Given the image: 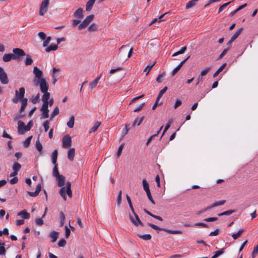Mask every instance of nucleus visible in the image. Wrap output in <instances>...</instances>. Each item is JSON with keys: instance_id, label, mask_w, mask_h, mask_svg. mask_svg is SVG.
I'll list each match as a JSON object with an SVG mask.
<instances>
[{"instance_id": "nucleus-5", "label": "nucleus", "mask_w": 258, "mask_h": 258, "mask_svg": "<svg viewBox=\"0 0 258 258\" xmlns=\"http://www.w3.org/2000/svg\"><path fill=\"white\" fill-rule=\"evenodd\" d=\"M13 59L19 60L21 57L26 55L24 51L20 48H16L13 49Z\"/></svg>"}, {"instance_id": "nucleus-58", "label": "nucleus", "mask_w": 258, "mask_h": 258, "mask_svg": "<svg viewBox=\"0 0 258 258\" xmlns=\"http://www.w3.org/2000/svg\"><path fill=\"white\" fill-rule=\"evenodd\" d=\"M32 138V136L28 137L24 141V146L25 147H28L29 146V144L30 143V141Z\"/></svg>"}, {"instance_id": "nucleus-16", "label": "nucleus", "mask_w": 258, "mask_h": 258, "mask_svg": "<svg viewBox=\"0 0 258 258\" xmlns=\"http://www.w3.org/2000/svg\"><path fill=\"white\" fill-rule=\"evenodd\" d=\"M169 13V12H166V13L163 14V15H161L159 18L154 19L152 21V22L150 23V25H152V24H154V23H156L157 22H161L162 21H165V20L163 18L164 17V16L166 15H167V14H168Z\"/></svg>"}, {"instance_id": "nucleus-29", "label": "nucleus", "mask_w": 258, "mask_h": 258, "mask_svg": "<svg viewBox=\"0 0 258 258\" xmlns=\"http://www.w3.org/2000/svg\"><path fill=\"white\" fill-rule=\"evenodd\" d=\"M57 48V44H52L45 49V51L49 52L51 51H55Z\"/></svg>"}, {"instance_id": "nucleus-25", "label": "nucleus", "mask_w": 258, "mask_h": 258, "mask_svg": "<svg viewBox=\"0 0 258 258\" xmlns=\"http://www.w3.org/2000/svg\"><path fill=\"white\" fill-rule=\"evenodd\" d=\"M144 119V116H142L141 117H140L139 118L138 117L136 118L133 122V126H135L136 124L138 126H139L143 122Z\"/></svg>"}, {"instance_id": "nucleus-14", "label": "nucleus", "mask_w": 258, "mask_h": 258, "mask_svg": "<svg viewBox=\"0 0 258 258\" xmlns=\"http://www.w3.org/2000/svg\"><path fill=\"white\" fill-rule=\"evenodd\" d=\"M75 155V149L74 148L70 149L68 152V158L70 161H73L74 160Z\"/></svg>"}, {"instance_id": "nucleus-42", "label": "nucleus", "mask_w": 258, "mask_h": 258, "mask_svg": "<svg viewBox=\"0 0 258 258\" xmlns=\"http://www.w3.org/2000/svg\"><path fill=\"white\" fill-rule=\"evenodd\" d=\"M243 231H244L243 229H240L236 233H233L232 235V238L234 240L237 239L240 236V235H241V234L243 233Z\"/></svg>"}, {"instance_id": "nucleus-10", "label": "nucleus", "mask_w": 258, "mask_h": 258, "mask_svg": "<svg viewBox=\"0 0 258 258\" xmlns=\"http://www.w3.org/2000/svg\"><path fill=\"white\" fill-rule=\"evenodd\" d=\"M72 140L70 135H67L64 136L62 139V147L68 148L71 146Z\"/></svg>"}, {"instance_id": "nucleus-47", "label": "nucleus", "mask_w": 258, "mask_h": 258, "mask_svg": "<svg viewBox=\"0 0 258 258\" xmlns=\"http://www.w3.org/2000/svg\"><path fill=\"white\" fill-rule=\"evenodd\" d=\"M33 62V60L31 58V56L29 55V54H27L26 55V60H25V64L26 66H29V65H31Z\"/></svg>"}, {"instance_id": "nucleus-52", "label": "nucleus", "mask_w": 258, "mask_h": 258, "mask_svg": "<svg viewBox=\"0 0 258 258\" xmlns=\"http://www.w3.org/2000/svg\"><path fill=\"white\" fill-rule=\"evenodd\" d=\"M165 72H163L162 74L158 75L156 79V81L159 83H161L162 82V79L165 77Z\"/></svg>"}, {"instance_id": "nucleus-32", "label": "nucleus", "mask_w": 258, "mask_h": 258, "mask_svg": "<svg viewBox=\"0 0 258 258\" xmlns=\"http://www.w3.org/2000/svg\"><path fill=\"white\" fill-rule=\"evenodd\" d=\"M100 124L101 122L100 121H96L94 123V125L90 128L89 133H91L95 132L98 129Z\"/></svg>"}, {"instance_id": "nucleus-31", "label": "nucleus", "mask_w": 258, "mask_h": 258, "mask_svg": "<svg viewBox=\"0 0 258 258\" xmlns=\"http://www.w3.org/2000/svg\"><path fill=\"white\" fill-rule=\"evenodd\" d=\"M66 222V217L62 212H60V227H62Z\"/></svg>"}, {"instance_id": "nucleus-26", "label": "nucleus", "mask_w": 258, "mask_h": 258, "mask_svg": "<svg viewBox=\"0 0 258 258\" xmlns=\"http://www.w3.org/2000/svg\"><path fill=\"white\" fill-rule=\"evenodd\" d=\"M67 186V195L70 198L72 197V191L71 190V183L69 181H67L66 183Z\"/></svg>"}, {"instance_id": "nucleus-51", "label": "nucleus", "mask_w": 258, "mask_h": 258, "mask_svg": "<svg viewBox=\"0 0 258 258\" xmlns=\"http://www.w3.org/2000/svg\"><path fill=\"white\" fill-rule=\"evenodd\" d=\"M211 67H208V68H205L204 70L202 71V72H201V74L200 75H201V78H203V76L206 75L209 73V72L211 70Z\"/></svg>"}, {"instance_id": "nucleus-7", "label": "nucleus", "mask_w": 258, "mask_h": 258, "mask_svg": "<svg viewBox=\"0 0 258 258\" xmlns=\"http://www.w3.org/2000/svg\"><path fill=\"white\" fill-rule=\"evenodd\" d=\"M49 1H42L40 5L39 15L43 16L47 12L49 6Z\"/></svg>"}, {"instance_id": "nucleus-15", "label": "nucleus", "mask_w": 258, "mask_h": 258, "mask_svg": "<svg viewBox=\"0 0 258 258\" xmlns=\"http://www.w3.org/2000/svg\"><path fill=\"white\" fill-rule=\"evenodd\" d=\"M56 178L58 181V185L59 186H63L65 184V177L62 175H59L56 177Z\"/></svg>"}, {"instance_id": "nucleus-24", "label": "nucleus", "mask_w": 258, "mask_h": 258, "mask_svg": "<svg viewBox=\"0 0 258 258\" xmlns=\"http://www.w3.org/2000/svg\"><path fill=\"white\" fill-rule=\"evenodd\" d=\"M18 215L21 216L24 219H27L30 217V214L27 213L25 210L18 213Z\"/></svg>"}, {"instance_id": "nucleus-63", "label": "nucleus", "mask_w": 258, "mask_h": 258, "mask_svg": "<svg viewBox=\"0 0 258 258\" xmlns=\"http://www.w3.org/2000/svg\"><path fill=\"white\" fill-rule=\"evenodd\" d=\"M67 242L65 239L62 238L60 239L58 242V245L59 247H63L66 245Z\"/></svg>"}, {"instance_id": "nucleus-6", "label": "nucleus", "mask_w": 258, "mask_h": 258, "mask_svg": "<svg viewBox=\"0 0 258 258\" xmlns=\"http://www.w3.org/2000/svg\"><path fill=\"white\" fill-rule=\"evenodd\" d=\"M94 18V15H90L87 16L85 19L79 25V30H82L86 28L88 25V24L93 20Z\"/></svg>"}, {"instance_id": "nucleus-38", "label": "nucleus", "mask_w": 258, "mask_h": 258, "mask_svg": "<svg viewBox=\"0 0 258 258\" xmlns=\"http://www.w3.org/2000/svg\"><path fill=\"white\" fill-rule=\"evenodd\" d=\"M126 200H127V203H128V204L129 205L130 208V209H131V210L132 211V212L133 213V214H135V210L134 209L133 206L132 205V203L130 197L128 196V195H126Z\"/></svg>"}, {"instance_id": "nucleus-1", "label": "nucleus", "mask_w": 258, "mask_h": 258, "mask_svg": "<svg viewBox=\"0 0 258 258\" xmlns=\"http://www.w3.org/2000/svg\"><path fill=\"white\" fill-rule=\"evenodd\" d=\"M39 87L41 92L43 94L42 96L43 104H48V100L50 96V93L48 92L49 89L48 83L45 82L44 80H42Z\"/></svg>"}, {"instance_id": "nucleus-53", "label": "nucleus", "mask_w": 258, "mask_h": 258, "mask_svg": "<svg viewBox=\"0 0 258 258\" xmlns=\"http://www.w3.org/2000/svg\"><path fill=\"white\" fill-rule=\"evenodd\" d=\"M225 202H226L225 200H221V201H217V202L212 204L213 207H214V208H215L217 206L223 205L225 203Z\"/></svg>"}, {"instance_id": "nucleus-57", "label": "nucleus", "mask_w": 258, "mask_h": 258, "mask_svg": "<svg viewBox=\"0 0 258 258\" xmlns=\"http://www.w3.org/2000/svg\"><path fill=\"white\" fill-rule=\"evenodd\" d=\"M145 104V103H143L139 104L137 105V106L134 108V111L138 112V111H140L142 109L143 106H144Z\"/></svg>"}, {"instance_id": "nucleus-17", "label": "nucleus", "mask_w": 258, "mask_h": 258, "mask_svg": "<svg viewBox=\"0 0 258 258\" xmlns=\"http://www.w3.org/2000/svg\"><path fill=\"white\" fill-rule=\"evenodd\" d=\"M130 125L128 124H125V127L124 128L122 129V132H121V137H120V141L122 139H123V138H124V137L127 134L128 132V131L130 130Z\"/></svg>"}, {"instance_id": "nucleus-33", "label": "nucleus", "mask_w": 258, "mask_h": 258, "mask_svg": "<svg viewBox=\"0 0 258 258\" xmlns=\"http://www.w3.org/2000/svg\"><path fill=\"white\" fill-rule=\"evenodd\" d=\"M57 150H55L53 151L52 155V162L54 165L57 164L56 161L57 158Z\"/></svg>"}, {"instance_id": "nucleus-13", "label": "nucleus", "mask_w": 258, "mask_h": 258, "mask_svg": "<svg viewBox=\"0 0 258 258\" xmlns=\"http://www.w3.org/2000/svg\"><path fill=\"white\" fill-rule=\"evenodd\" d=\"M41 189V185L40 183L36 186V190L34 192L28 191V194L31 197H35L38 195Z\"/></svg>"}, {"instance_id": "nucleus-18", "label": "nucleus", "mask_w": 258, "mask_h": 258, "mask_svg": "<svg viewBox=\"0 0 258 258\" xmlns=\"http://www.w3.org/2000/svg\"><path fill=\"white\" fill-rule=\"evenodd\" d=\"M83 10L82 8L78 9L74 13V16L79 19L83 18Z\"/></svg>"}, {"instance_id": "nucleus-45", "label": "nucleus", "mask_w": 258, "mask_h": 258, "mask_svg": "<svg viewBox=\"0 0 258 258\" xmlns=\"http://www.w3.org/2000/svg\"><path fill=\"white\" fill-rule=\"evenodd\" d=\"M247 6V4H245L243 5H241L240 6V7H239L238 8H237L236 10L233 11L232 12H231L230 13V15L231 16H233L234 15H235L238 11L242 10V9H243L244 8H245L246 6Z\"/></svg>"}, {"instance_id": "nucleus-4", "label": "nucleus", "mask_w": 258, "mask_h": 258, "mask_svg": "<svg viewBox=\"0 0 258 258\" xmlns=\"http://www.w3.org/2000/svg\"><path fill=\"white\" fill-rule=\"evenodd\" d=\"M147 224L148 226H149L150 227H151V228H152L153 229H154L155 230H160V231H164L168 233L172 234H182V231L181 230H171L166 229V228H160V227L157 226V225H155L150 223H148Z\"/></svg>"}, {"instance_id": "nucleus-35", "label": "nucleus", "mask_w": 258, "mask_h": 258, "mask_svg": "<svg viewBox=\"0 0 258 258\" xmlns=\"http://www.w3.org/2000/svg\"><path fill=\"white\" fill-rule=\"evenodd\" d=\"M143 188L146 193L150 191V190L149 188V185L146 179L143 180Z\"/></svg>"}, {"instance_id": "nucleus-9", "label": "nucleus", "mask_w": 258, "mask_h": 258, "mask_svg": "<svg viewBox=\"0 0 258 258\" xmlns=\"http://www.w3.org/2000/svg\"><path fill=\"white\" fill-rule=\"evenodd\" d=\"M135 216V217H133L132 215H130V219L133 224L135 226H138L139 225H140L141 226H143V224L142 222L140 220L139 216L138 215L135 213V214H134Z\"/></svg>"}, {"instance_id": "nucleus-20", "label": "nucleus", "mask_w": 258, "mask_h": 258, "mask_svg": "<svg viewBox=\"0 0 258 258\" xmlns=\"http://www.w3.org/2000/svg\"><path fill=\"white\" fill-rule=\"evenodd\" d=\"M20 101L21 103V108L20 109V112H22L24 111L27 105L28 100L27 98H25V99H22L21 100H20Z\"/></svg>"}, {"instance_id": "nucleus-56", "label": "nucleus", "mask_w": 258, "mask_h": 258, "mask_svg": "<svg viewBox=\"0 0 258 258\" xmlns=\"http://www.w3.org/2000/svg\"><path fill=\"white\" fill-rule=\"evenodd\" d=\"M124 144L122 143L119 146L117 151V153H116V155H117V157H119L120 156L122 149L124 147Z\"/></svg>"}, {"instance_id": "nucleus-37", "label": "nucleus", "mask_w": 258, "mask_h": 258, "mask_svg": "<svg viewBox=\"0 0 258 258\" xmlns=\"http://www.w3.org/2000/svg\"><path fill=\"white\" fill-rule=\"evenodd\" d=\"M226 66V63H223L214 74L213 77L215 78L216 77H217L219 75V74L225 68Z\"/></svg>"}, {"instance_id": "nucleus-8", "label": "nucleus", "mask_w": 258, "mask_h": 258, "mask_svg": "<svg viewBox=\"0 0 258 258\" xmlns=\"http://www.w3.org/2000/svg\"><path fill=\"white\" fill-rule=\"evenodd\" d=\"M0 81L3 84H7L9 83L7 74L4 69L0 67Z\"/></svg>"}, {"instance_id": "nucleus-46", "label": "nucleus", "mask_w": 258, "mask_h": 258, "mask_svg": "<svg viewBox=\"0 0 258 258\" xmlns=\"http://www.w3.org/2000/svg\"><path fill=\"white\" fill-rule=\"evenodd\" d=\"M59 113V108L57 106H56L53 109V111L50 115V119H52L54 116Z\"/></svg>"}, {"instance_id": "nucleus-28", "label": "nucleus", "mask_w": 258, "mask_h": 258, "mask_svg": "<svg viewBox=\"0 0 258 258\" xmlns=\"http://www.w3.org/2000/svg\"><path fill=\"white\" fill-rule=\"evenodd\" d=\"M243 31V28H241L238 30H237L235 33L233 35V36L231 37V41H234L238 37V36L241 33V32Z\"/></svg>"}, {"instance_id": "nucleus-50", "label": "nucleus", "mask_w": 258, "mask_h": 258, "mask_svg": "<svg viewBox=\"0 0 258 258\" xmlns=\"http://www.w3.org/2000/svg\"><path fill=\"white\" fill-rule=\"evenodd\" d=\"M167 90V87H165L164 88H163L159 93L158 95L157 96V100H159L161 97L162 96V95L166 92V91Z\"/></svg>"}, {"instance_id": "nucleus-60", "label": "nucleus", "mask_w": 258, "mask_h": 258, "mask_svg": "<svg viewBox=\"0 0 258 258\" xmlns=\"http://www.w3.org/2000/svg\"><path fill=\"white\" fill-rule=\"evenodd\" d=\"M258 253V244L254 248L253 250L251 253V257L254 258Z\"/></svg>"}, {"instance_id": "nucleus-48", "label": "nucleus", "mask_w": 258, "mask_h": 258, "mask_svg": "<svg viewBox=\"0 0 258 258\" xmlns=\"http://www.w3.org/2000/svg\"><path fill=\"white\" fill-rule=\"evenodd\" d=\"M36 148L40 153V154L42 153V146L39 140L36 142Z\"/></svg>"}, {"instance_id": "nucleus-21", "label": "nucleus", "mask_w": 258, "mask_h": 258, "mask_svg": "<svg viewBox=\"0 0 258 258\" xmlns=\"http://www.w3.org/2000/svg\"><path fill=\"white\" fill-rule=\"evenodd\" d=\"M47 208H45L44 213L43 214L41 218H38L35 219V223L37 225L40 226L43 224V221L42 220V218L44 217L47 212Z\"/></svg>"}, {"instance_id": "nucleus-44", "label": "nucleus", "mask_w": 258, "mask_h": 258, "mask_svg": "<svg viewBox=\"0 0 258 258\" xmlns=\"http://www.w3.org/2000/svg\"><path fill=\"white\" fill-rule=\"evenodd\" d=\"M173 122V120L170 119L168 121V123L165 125V127L164 129L163 133L161 136V138L163 136L164 134L166 132V131L168 130V128L170 127L171 123Z\"/></svg>"}, {"instance_id": "nucleus-19", "label": "nucleus", "mask_w": 258, "mask_h": 258, "mask_svg": "<svg viewBox=\"0 0 258 258\" xmlns=\"http://www.w3.org/2000/svg\"><path fill=\"white\" fill-rule=\"evenodd\" d=\"M13 54L8 53L5 54L3 56V60L4 62L10 61L11 59H13Z\"/></svg>"}, {"instance_id": "nucleus-23", "label": "nucleus", "mask_w": 258, "mask_h": 258, "mask_svg": "<svg viewBox=\"0 0 258 258\" xmlns=\"http://www.w3.org/2000/svg\"><path fill=\"white\" fill-rule=\"evenodd\" d=\"M102 74H101L99 77H96L93 82L90 83L89 86L91 88H94L96 86Z\"/></svg>"}, {"instance_id": "nucleus-59", "label": "nucleus", "mask_w": 258, "mask_h": 258, "mask_svg": "<svg viewBox=\"0 0 258 258\" xmlns=\"http://www.w3.org/2000/svg\"><path fill=\"white\" fill-rule=\"evenodd\" d=\"M51 37L50 36H48V37H46V38L45 40H44V42L43 43V47H46L48 45V44H49V43L50 42V41L51 40Z\"/></svg>"}, {"instance_id": "nucleus-27", "label": "nucleus", "mask_w": 258, "mask_h": 258, "mask_svg": "<svg viewBox=\"0 0 258 258\" xmlns=\"http://www.w3.org/2000/svg\"><path fill=\"white\" fill-rule=\"evenodd\" d=\"M61 188L59 190V194L62 197L64 201L66 200V192H67V187L61 186Z\"/></svg>"}, {"instance_id": "nucleus-34", "label": "nucleus", "mask_w": 258, "mask_h": 258, "mask_svg": "<svg viewBox=\"0 0 258 258\" xmlns=\"http://www.w3.org/2000/svg\"><path fill=\"white\" fill-rule=\"evenodd\" d=\"M75 117L74 115H72L69 121L67 122V125L70 128H73L74 125Z\"/></svg>"}, {"instance_id": "nucleus-11", "label": "nucleus", "mask_w": 258, "mask_h": 258, "mask_svg": "<svg viewBox=\"0 0 258 258\" xmlns=\"http://www.w3.org/2000/svg\"><path fill=\"white\" fill-rule=\"evenodd\" d=\"M42 112L41 118H47L49 116L48 104H42L41 108Z\"/></svg>"}, {"instance_id": "nucleus-54", "label": "nucleus", "mask_w": 258, "mask_h": 258, "mask_svg": "<svg viewBox=\"0 0 258 258\" xmlns=\"http://www.w3.org/2000/svg\"><path fill=\"white\" fill-rule=\"evenodd\" d=\"M197 1H189L186 4L185 8L186 9H190L196 5Z\"/></svg>"}, {"instance_id": "nucleus-2", "label": "nucleus", "mask_w": 258, "mask_h": 258, "mask_svg": "<svg viewBox=\"0 0 258 258\" xmlns=\"http://www.w3.org/2000/svg\"><path fill=\"white\" fill-rule=\"evenodd\" d=\"M33 73L35 75V78L33 80V83L36 86H40L42 80H44L45 82H47L45 79L42 78L43 72L37 67H34Z\"/></svg>"}, {"instance_id": "nucleus-41", "label": "nucleus", "mask_w": 258, "mask_h": 258, "mask_svg": "<svg viewBox=\"0 0 258 258\" xmlns=\"http://www.w3.org/2000/svg\"><path fill=\"white\" fill-rule=\"evenodd\" d=\"M13 171L18 172L21 169V165L18 162H15L13 165Z\"/></svg>"}, {"instance_id": "nucleus-36", "label": "nucleus", "mask_w": 258, "mask_h": 258, "mask_svg": "<svg viewBox=\"0 0 258 258\" xmlns=\"http://www.w3.org/2000/svg\"><path fill=\"white\" fill-rule=\"evenodd\" d=\"M235 212V210H228V211L219 213L217 214V215L218 216L230 215L233 214V213H234Z\"/></svg>"}, {"instance_id": "nucleus-55", "label": "nucleus", "mask_w": 258, "mask_h": 258, "mask_svg": "<svg viewBox=\"0 0 258 258\" xmlns=\"http://www.w3.org/2000/svg\"><path fill=\"white\" fill-rule=\"evenodd\" d=\"M57 166V164L54 165V166L53 169V175L55 177L60 175Z\"/></svg>"}, {"instance_id": "nucleus-30", "label": "nucleus", "mask_w": 258, "mask_h": 258, "mask_svg": "<svg viewBox=\"0 0 258 258\" xmlns=\"http://www.w3.org/2000/svg\"><path fill=\"white\" fill-rule=\"evenodd\" d=\"M225 248H222L221 249L215 251L212 258H217L219 256L224 253L225 251Z\"/></svg>"}, {"instance_id": "nucleus-64", "label": "nucleus", "mask_w": 258, "mask_h": 258, "mask_svg": "<svg viewBox=\"0 0 258 258\" xmlns=\"http://www.w3.org/2000/svg\"><path fill=\"white\" fill-rule=\"evenodd\" d=\"M49 122L48 120H45L43 123V126L45 132H47L49 129Z\"/></svg>"}, {"instance_id": "nucleus-43", "label": "nucleus", "mask_w": 258, "mask_h": 258, "mask_svg": "<svg viewBox=\"0 0 258 258\" xmlns=\"http://www.w3.org/2000/svg\"><path fill=\"white\" fill-rule=\"evenodd\" d=\"M94 2L95 1H88L86 6V10L87 11L89 12L91 10Z\"/></svg>"}, {"instance_id": "nucleus-22", "label": "nucleus", "mask_w": 258, "mask_h": 258, "mask_svg": "<svg viewBox=\"0 0 258 258\" xmlns=\"http://www.w3.org/2000/svg\"><path fill=\"white\" fill-rule=\"evenodd\" d=\"M59 233L56 231H52L49 234V237L52 238V242H54L56 241L58 237Z\"/></svg>"}, {"instance_id": "nucleus-40", "label": "nucleus", "mask_w": 258, "mask_h": 258, "mask_svg": "<svg viewBox=\"0 0 258 258\" xmlns=\"http://www.w3.org/2000/svg\"><path fill=\"white\" fill-rule=\"evenodd\" d=\"M186 46H184V47H182L180 50H179V51L174 53L173 54H172V56H176L178 55H179V54H183L185 52V51H186Z\"/></svg>"}, {"instance_id": "nucleus-61", "label": "nucleus", "mask_w": 258, "mask_h": 258, "mask_svg": "<svg viewBox=\"0 0 258 258\" xmlns=\"http://www.w3.org/2000/svg\"><path fill=\"white\" fill-rule=\"evenodd\" d=\"M97 27L95 23H92L89 27L88 30L89 31H95L97 30Z\"/></svg>"}, {"instance_id": "nucleus-62", "label": "nucleus", "mask_w": 258, "mask_h": 258, "mask_svg": "<svg viewBox=\"0 0 258 258\" xmlns=\"http://www.w3.org/2000/svg\"><path fill=\"white\" fill-rule=\"evenodd\" d=\"M4 246L5 243H2V245L0 247V255H5L6 253V249Z\"/></svg>"}, {"instance_id": "nucleus-49", "label": "nucleus", "mask_w": 258, "mask_h": 258, "mask_svg": "<svg viewBox=\"0 0 258 258\" xmlns=\"http://www.w3.org/2000/svg\"><path fill=\"white\" fill-rule=\"evenodd\" d=\"M156 62L154 61L153 62L151 65H148L144 69V72H147V73H146V76H147L149 73V72L150 71V70L152 69V68H153V67L155 65Z\"/></svg>"}, {"instance_id": "nucleus-39", "label": "nucleus", "mask_w": 258, "mask_h": 258, "mask_svg": "<svg viewBox=\"0 0 258 258\" xmlns=\"http://www.w3.org/2000/svg\"><path fill=\"white\" fill-rule=\"evenodd\" d=\"M138 236L139 237L144 240H149L151 239V235L149 234H144V235H142V234H138Z\"/></svg>"}, {"instance_id": "nucleus-12", "label": "nucleus", "mask_w": 258, "mask_h": 258, "mask_svg": "<svg viewBox=\"0 0 258 258\" xmlns=\"http://www.w3.org/2000/svg\"><path fill=\"white\" fill-rule=\"evenodd\" d=\"M18 132L19 134H24L26 132V127L25 123L21 120L18 122Z\"/></svg>"}, {"instance_id": "nucleus-3", "label": "nucleus", "mask_w": 258, "mask_h": 258, "mask_svg": "<svg viewBox=\"0 0 258 258\" xmlns=\"http://www.w3.org/2000/svg\"><path fill=\"white\" fill-rule=\"evenodd\" d=\"M25 90L24 87H21L19 88V91L15 90V95L14 98L13 99V102L14 103H17L18 102L19 100H21L22 99H25Z\"/></svg>"}]
</instances>
